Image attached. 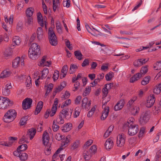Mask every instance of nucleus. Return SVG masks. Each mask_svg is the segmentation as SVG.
Instances as JSON below:
<instances>
[{
  "instance_id": "obj_1",
  "label": "nucleus",
  "mask_w": 161,
  "mask_h": 161,
  "mask_svg": "<svg viewBox=\"0 0 161 161\" xmlns=\"http://www.w3.org/2000/svg\"><path fill=\"white\" fill-rule=\"evenodd\" d=\"M68 108H64L61 111L56 119V122L59 124H62L64 123V118L69 119L71 118L72 112H69Z\"/></svg>"
},
{
  "instance_id": "obj_2",
  "label": "nucleus",
  "mask_w": 161,
  "mask_h": 161,
  "mask_svg": "<svg viewBox=\"0 0 161 161\" xmlns=\"http://www.w3.org/2000/svg\"><path fill=\"white\" fill-rule=\"evenodd\" d=\"M17 113L14 109H10L8 111L3 117V120L6 123H9L13 121L16 118Z\"/></svg>"
},
{
  "instance_id": "obj_3",
  "label": "nucleus",
  "mask_w": 161,
  "mask_h": 161,
  "mask_svg": "<svg viewBox=\"0 0 161 161\" xmlns=\"http://www.w3.org/2000/svg\"><path fill=\"white\" fill-rule=\"evenodd\" d=\"M48 35L50 43L53 46H56L57 44V38L52 27L48 29Z\"/></svg>"
},
{
  "instance_id": "obj_4",
  "label": "nucleus",
  "mask_w": 161,
  "mask_h": 161,
  "mask_svg": "<svg viewBox=\"0 0 161 161\" xmlns=\"http://www.w3.org/2000/svg\"><path fill=\"white\" fill-rule=\"evenodd\" d=\"M149 112L147 111L142 113L139 121L141 125H144L148 122L149 119Z\"/></svg>"
},
{
  "instance_id": "obj_5",
  "label": "nucleus",
  "mask_w": 161,
  "mask_h": 161,
  "mask_svg": "<svg viewBox=\"0 0 161 161\" xmlns=\"http://www.w3.org/2000/svg\"><path fill=\"white\" fill-rule=\"evenodd\" d=\"M138 130V125L131 123L130 124V128L128 129V134L130 136H134L137 133Z\"/></svg>"
},
{
  "instance_id": "obj_6",
  "label": "nucleus",
  "mask_w": 161,
  "mask_h": 161,
  "mask_svg": "<svg viewBox=\"0 0 161 161\" xmlns=\"http://www.w3.org/2000/svg\"><path fill=\"white\" fill-rule=\"evenodd\" d=\"M31 53L28 52L29 56L33 60L36 59L39 57L40 54V48H34L33 52L31 51Z\"/></svg>"
},
{
  "instance_id": "obj_7",
  "label": "nucleus",
  "mask_w": 161,
  "mask_h": 161,
  "mask_svg": "<svg viewBox=\"0 0 161 161\" xmlns=\"http://www.w3.org/2000/svg\"><path fill=\"white\" fill-rule=\"evenodd\" d=\"M32 100L31 98H27L25 99L22 102V107L23 109L26 110L31 108Z\"/></svg>"
},
{
  "instance_id": "obj_8",
  "label": "nucleus",
  "mask_w": 161,
  "mask_h": 161,
  "mask_svg": "<svg viewBox=\"0 0 161 161\" xmlns=\"http://www.w3.org/2000/svg\"><path fill=\"white\" fill-rule=\"evenodd\" d=\"M126 136L124 133H122L119 135V139L117 138V146L121 147L124 146L125 144Z\"/></svg>"
},
{
  "instance_id": "obj_9",
  "label": "nucleus",
  "mask_w": 161,
  "mask_h": 161,
  "mask_svg": "<svg viewBox=\"0 0 161 161\" xmlns=\"http://www.w3.org/2000/svg\"><path fill=\"white\" fill-rule=\"evenodd\" d=\"M155 101V98L154 96L153 95L150 96L148 97L147 100V103L146 106L147 108H150L153 106Z\"/></svg>"
},
{
  "instance_id": "obj_10",
  "label": "nucleus",
  "mask_w": 161,
  "mask_h": 161,
  "mask_svg": "<svg viewBox=\"0 0 161 161\" xmlns=\"http://www.w3.org/2000/svg\"><path fill=\"white\" fill-rule=\"evenodd\" d=\"M3 98L4 101V109L8 108V107L11 106L13 105V102L10 100L8 97H3Z\"/></svg>"
},
{
  "instance_id": "obj_11",
  "label": "nucleus",
  "mask_w": 161,
  "mask_h": 161,
  "mask_svg": "<svg viewBox=\"0 0 161 161\" xmlns=\"http://www.w3.org/2000/svg\"><path fill=\"white\" fill-rule=\"evenodd\" d=\"M72 127V125L70 123L65 124L61 129L64 132H67L70 131Z\"/></svg>"
},
{
  "instance_id": "obj_12",
  "label": "nucleus",
  "mask_w": 161,
  "mask_h": 161,
  "mask_svg": "<svg viewBox=\"0 0 161 161\" xmlns=\"http://www.w3.org/2000/svg\"><path fill=\"white\" fill-rule=\"evenodd\" d=\"M113 141L110 138L107 139L105 143V146L107 150H109L113 146Z\"/></svg>"
},
{
  "instance_id": "obj_13",
  "label": "nucleus",
  "mask_w": 161,
  "mask_h": 161,
  "mask_svg": "<svg viewBox=\"0 0 161 161\" xmlns=\"http://www.w3.org/2000/svg\"><path fill=\"white\" fill-rule=\"evenodd\" d=\"M124 104V100H121L118 102L117 104L114 106V109L115 111H117L121 109Z\"/></svg>"
},
{
  "instance_id": "obj_14",
  "label": "nucleus",
  "mask_w": 161,
  "mask_h": 161,
  "mask_svg": "<svg viewBox=\"0 0 161 161\" xmlns=\"http://www.w3.org/2000/svg\"><path fill=\"white\" fill-rule=\"evenodd\" d=\"M42 141L43 142V144L44 145H46V144H47L48 143L49 140L50 139L49 136V134L46 131H45L43 134L42 135Z\"/></svg>"
},
{
  "instance_id": "obj_15",
  "label": "nucleus",
  "mask_w": 161,
  "mask_h": 161,
  "mask_svg": "<svg viewBox=\"0 0 161 161\" xmlns=\"http://www.w3.org/2000/svg\"><path fill=\"white\" fill-rule=\"evenodd\" d=\"M36 132V129L34 128H32L28 130L27 134L26 135H29L30 136V139L31 140L34 137Z\"/></svg>"
},
{
  "instance_id": "obj_16",
  "label": "nucleus",
  "mask_w": 161,
  "mask_h": 161,
  "mask_svg": "<svg viewBox=\"0 0 161 161\" xmlns=\"http://www.w3.org/2000/svg\"><path fill=\"white\" fill-rule=\"evenodd\" d=\"M43 106V103L42 101H39L37 103L35 110V114L37 115L39 114Z\"/></svg>"
},
{
  "instance_id": "obj_17",
  "label": "nucleus",
  "mask_w": 161,
  "mask_h": 161,
  "mask_svg": "<svg viewBox=\"0 0 161 161\" xmlns=\"http://www.w3.org/2000/svg\"><path fill=\"white\" fill-rule=\"evenodd\" d=\"M108 108H104L102 112V114L101 116V119L102 120H104L108 116L109 112V107H107Z\"/></svg>"
},
{
  "instance_id": "obj_18",
  "label": "nucleus",
  "mask_w": 161,
  "mask_h": 161,
  "mask_svg": "<svg viewBox=\"0 0 161 161\" xmlns=\"http://www.w3.org/2000/svg\"><path fill=\"white\" fill-rule=\"evenodd\" d=\"M37 38L39 41L41 40L43 37V31L42 27H38L37 30Z\"/></svg>"
},
{
  "instance_id": "obj_19",
  "label": "nucleus",
  "mask_w": 161,
  "mask_h": 161,
  "mask_svg": "<svg viewBox=\"0 0 161 161\" xmlns=\"http://www.w3.org/2000/svg\"><path fill=\"white\" fill-rule=\"evenodd\" d=\"M20 58L18 57H16L12 62V66L13 68H16L19 65Z\"/></svg>"
},
{
  "instance_id": "obj_20",
  "label": "nucleus",
  "mask_w": 161,
  "mask_h": 161,
  "mask_svg": "<svg viewBox=\"0 0 161 161\" xmlns=\"http://www.w3.org/2000/svg\"><path fill=\"white\" fill-rule=\"evenodd\" d=\"M34 11V8L30 7L28 8L26 11V16L31 17L33 14Z\"/></svg>"
},
{
  "instance_id": "obj_21",
  "label": "nucleus",
  "mask_w": 161,
  "mask_h": 161,
  "mask_svg": "<svg viewBox=\"0 0 161 161\" xmlns=\"http://www.w3.org/2000/svg\"><path fill=\"white\" fill-rule=\"evenodd\" d=\"M161 92V83L155 86L153 92L156 94H159Z\"/></svg>"
},
{
  "instance_id": "obj_22",
  "label": "nucleus",
  "mask_w": 161,
  "mask_h": 161,
  "mask_svg": "<svg viewBox=\"0 0 161 161\" xmlns=\"http://www.w3.org/2000/svg\"><path fill=\"white\" fill-rule=\"evenodd\" d=\"M11 73L9 71L7 70H4L1 73L0 75V78H3L5 77H8L10 75Z\"/></svg>"
},
{
  "instance_id": "obj_23",
  "label": "nucleus",
  "mask_w": 161,
  "mask_h": 161,
  "mask_svg": "<svg viewBox=\"0 0 161 161\" xmlns=\"http://www.w3.org/2000/svg\"><path fill=\"white\" fill-rule=\"evenodd\" d=\"M30 117L28 116H26L22 118L20 120L19 124L20 125H25L26 123V122L29 119Z\"/></svg>"
},
{
  "instance_id": "obj_24",
  "label": "nucleus",
  "mask_w": 161,
  "mask_h": 161,
  "mask_svg": "<svg viewBox=\"0 0 161 161\" xmlns=\"http://www.w3.org/2000/svg\"><path fill=\"white\" fill-rule=\"evenodd\" d=\"M74 55L76 58L79 60H81L82 59L83 55L80 50H76L74 52Z\"/></svg>"
},
{
  "instance_id": "obj_25",
  "label": "nucleus",
  "mask_w": 161,
  "mask_h": 161,
  "mask_svg": "<svg viewBox=\"0 0 161 161\" xmlns=\"http://www.w3.org/2000/svg\"><path fill=\"white\" fill-rule=\"evenodd\" d=\"M12 53V50L10 48L6 49L4 53V55L5 57L7 58L10 56Z\"/></svg>"
},
{
  "instance_id": "obj_26",
  "label": "nucleus",
  "mask_w": 161,
  "mask_h": 161,
  "mask_svg": "<svg viewBox=\"0 0 161 161\" xmlns=\"http://www.w3.org/2000/svg\"><path fill=\"white\" fill-rule=\"evenodd\" d=\"M27 148V144H24L22 145H20L17 148V150H19L21 153L25 150Z\"/></svg>"
},
{
  "instance_id": "obj_27",
  "label": "nucleus",
  "mask_w": 161,
  "mask_h": 161,
  "mask_svg": "<svg viewBox=\"0 0 161 161\" xmlns=\"http://www.w3.org/2000/svg\"><path fill=\"white\" fill-rule=\"evenodd\" d=\"M78 68V67L76 65L73 64H72L70 65L69 68V72L70 74H73L75 72L76 69Z\"/></svg>"
},
{
  "instance_id": "obj_28",
  "label": "nucleus",
  "mask_w": 161,
  "mask_h": 161,
  "mask_svg": "<svg viewBox=\"0 0 161 161\" xmlns=\"http://www.w3.org/2000/svg\"><path fill=\"white\" fill-rule=\"evenodd\" d=\"M28 157V155L26 153H21L19 157L21 161H25L27 159Z\"/></svg>"
},
{
  "instance_id": "obj_29",
  "label": "nucleus",
  "mask_w": 161,
  "mask_h": 161,
  "mask_svg": "<svg viewBox=\"0 0 161 161\" xmlns=\"http://www.w3.org/2000/svg\"><path fill=\"white\" fill-rule=\"evenodd\" d=\"M46 147L44 151V153L46 155H49L51 153V149H50L51 147V144L47 145V144H46Z\"/></svg>"
},
{
  "instance_id": "obj_30",
  "label": "nucleus",
  "mask_w": 161,
  "mask_h": 161,
  "mask_svg": "<svg viewBox=\"0 0 161 161\" xmlns=\"http://www.w3.org/2000/svg\"><path fill=\"white\" fill-rule=\"evenodd\" d=\"M151 77L149 76H147L145 77L143 79L142 81L141 84L143 85H145L149 83V80Z\"/></svg>"
},
{
  "instance_id": "obj_31",
  "label": "nucleus",
  "mask_w": 161,
  "mask_h": 161,
  "mask_svg": "<svg viewBox=\"0 0 161 161\" xmlns=\"http://www.w3.org/2000/svg\"><path fill=\"white\" fill-rule=\"evenodd\" d=\"M49 72V70L48 68H45L42 71V79L45 78Z\"/></svg>"
},
{
  "instance_id": "obj_32",
  "label": "nucleus",
  "mask_w": 161,
  "mask_h": 161,
  "mask_svg": "<svg viewBox=\"0 0 161 161\" xmlns=\"http://www.w3.org/2000/svg\"><path fill=\"white\" fill-rule=\"evenodd\" d=\"M13 42L15 45H19L21 42V39L18 36H15L13 39Z\"/></svg>"
},
{
  "instance_id": "obj_33",
  "label": "nucleus",
  "mask_w": 161,
  "mask_h": 161,
  "mask_svg": "<svg viewBox=\"0 0 161 161\" xmlns=\"http://www.w3.org/2000/svg\"><path fill=\"white\" fill-rule=\"evenodd\" d=\"M113 73L112 72L108 73L105 75V78L107 81L110 80L113 77Z\"/></svg>"
},
{
  "instance_id": "obj_34",
  "label": "nucleus",
  "mask_w": 161,
  "mask_h": 161,
  "mask_svg": "<svg viewBox=\"0 0 161 161\" xmlns=\"http://www.w3.org/2000/svg\"><path fill=\"white\" fill-rule=\"evenodd\" d=\"M96 107V106H94L93 108H92L91 110L88 112L87 114V116L88 117L90 118L92 116V115L94 114L95 110V108Z\"/></svg>"
},
{
  "instance_id": "obj_35",
  "label": "nucleus",
  "mask_w": 161,
  "mask_h": 161,
  "mask_svg": "<svg viewBox=\"0 0 161 161\" xmlns=\"http://www.w3.org/2000/svg\"><path fill=\"white\" fill-rule=\"evenodd\" d=\"M37 47L40 48V46L38 45L37 43H33L31 45V47L29 49V52L31 53V51H32V52L34 48H36Z\"/></svg>"
},
{
  "instance_id": "obj_36",
  "label": "nucleus",
  "mask_w": 161,
  "mask_h": 161,
  "mask_svg": "<svg viewBox=\"0 0 161 161\" xmlns=\"http://www.w3.org/2000/svg\"><path fill=\"white\" fill-rule=\"evenodd\" d=\"M80 142L78 140H76L72 146L71 149L73 150L78 148L80 145Z\"/></svg>"
},
{
  "instance_id": "obj_37",
  "label": "nucleus",
  "mask_w": 161,
  "mask_h": 161,
  "mask_svg": "<svg viewBox=\"0 0 161 161\" xmlns=\"http://www.w3.org/2000/svg\"><path fill=\"white\" fill-rule=\"evenodd\" d=\"M25 83L27 87H29L31 85V79L30 76L27 78Z\"/></svg>"
},
{
  "instance_id": "obj_38",
  "label": "nucleus",
  "mask_w": 161,
  "mask_h": 161,
  "mask_svg": "<svg viewBox=\"0 0 161 161\" xmlns=\"http://www.w3.org/2000/svg\"><path fill=\"white\" fill-rule=\"evenodd\" d=\"M86 27L87 30L88 32L91 34L92 35L95 36H97V35L93 31L89 25H86Z\"/></svg>"
},
{
  "instance_id": "obj_39",
  "label": "nucleus",
  "mask_w": 161,
  "mask_h": 161,
  "mask_svg": "<svg viewBox=\"0 0 161 161\" xmlns=\"http://www.w3.org/2000/svg\"><path fill=\"white\" fill-rule=\"evenodd\" d=\"M97 150V148L96 146L95 145H93L89 149V151L92 155L95 154Z\"/></svg>"
},
{
  "instance_id": "obj_40",
  "label": "nucleus",
  "mask_w": 161,
  "mask_h": 161,
  "mask_svg": "<svg viewBox=\"0 0 161 161\" xmlns=\"http://www.w3.org/2000/svg\"><path fill=\"white\" fill-rule=\"evenodd\" d=\"M148 66L146 65L145 66H142L140 70V72L142 74H145L148 71Z\"/></svg>"
},
{
  "instance_id": "obj_41",
  "label": "nucleus",
  "mask_w": 161,
  "mask_h": 161,
  "mask_svg": "<svg viewBox=\"0 0 161 161\" xmlns=\"http://www.w3.org/2000/svg\"><path fill=\"white\" fill-rule=\"evenodd\" d=\"M22 22L19 21L17 24V27L16 28V30L18 32L20 31L22 29Z\"/></svg>"
},
{
  "instance_id": "obj_42",
  "label": "nucleus",
  "mask_w": 161,
  "mask_h": 161,
  "mask_svg": "<svg viewBox=\"0 0 161 161\" xmlns=\"http://www.w3.org/2000/svg\"><path fill=\"white\" fill-rule=\"evenodd\" d=\"M88 99L87 97H85L83 99L82 101V107L86 108L88 102Z\"/></svg>"
},
{
  "instance_id": "obj_43",
  "label": "nucleus",
  "mask_w": 161,
  "mask_h": 161,
  "mask_svg": "<svg viewBox=\"0 0 161 161\" xmlns=\"http://www.w3.org/2000/svg\"><path fill=\"white\" fill-rule=\"evenodd\" d=\"M108 89L105 86V87L102 89V92L103 93V97H106L108 93Z\"/></svg>"
},
{
  "instance_id": "obj_44",
  "label": "nucleus",
  "mask_w": 161,
  "mask_h": 161,
  "mask_svg": "<svg viewBox=\"0 0 161 161\" xmlns=\"http://www.w3.org/2000/svg\"><path fill=\"white\" fill-rule=\"evenodd\" d=\"M91 91V87H88L87 88H86L85 89V90L84 91V93H83L82 94L83 96H86L87 95H88L90 92Z\"/></svg>"
},
{
  "instance_id": "obj_45",
  "label": "nucleus",
  "mask_w": 161,
  "mask_h": 161,
  "mask_svg": "<svg viewBox=\"0 0 161 161\" xmlns=\"http://www.w3.org/2000/svg\"><path fill=\"white\" fill-rule=\"evenodd\" d=\"M3 94L5 96H8L10 93V90L5 88L3 89L2 90Z\"/></svg>"
},
{
  "instance_id": "obj_46",
  "label": "nucleus",
  "mask_w": 161,
  "mask_h": 161,
  "mask_svg": "<svg viewBox=\"0 0 161 161\" xmlns=\"http://www.w3.org/2000/svg\"><path fill=\"white\" fill-rule=\"evenodd\" d=\"M71 103V100L70 99H68L66 100L64 103H63L62 106H61V108H63L64 107L68 105L69 104H70Z\"/></svg>"
},
{
  "instance_id": "obj_47",
  "label": "nucleus",
  "mask_w": 161,
  "mask_h": 161,
  "mask_svg": "<svg viewBox=\"0 0 161 161\" xmlns=\"http://www.w3.org/2000/svg\"><path fill=\"white\" fill-rule=\"evenodd\" d=\"M92 143V140H89L86 142L84 145L83 148L84 149H86V147L90 146Z\"/></svg>"
},
{
  "instance_id": "obj_48",
  "label": "nucleus",
  "mask_w": 161,
  "mask_h": 161,
  "mask_svg": "<svg viewBox=\"0 0 161 161\" xmlns=\"http://www.w3.org/2000/svg\"><path fill=\"white\" fill-rule=\"evenodd\" d=\"M0 145L5 146L7 147H10L12 145V144L11 143V142H5L4 141H2L0 142Z\"/></svg>"
},
{
  "instance_id": "obj_49",
  "label": "nucleus",
  "mask_w": 161,
  "mask_h": 161,
  "mask_svg": "<svg viewBox=\"0 0 161 161\" xmlns=\"http://www.w3.org/2000/svg\"><path fill=\"white\" fill-rule=\"evenodd\" d=\"M79 110L80 108L79 107H76L75 109V114L74 115V118H77L79 115L80 114Z\"/></svg>"
},
{
  "instance_id": "obj_50",
  "label": "nucleus",
  "mask_w": 161,
  "mask_h": 161,
  "mask_svg": "<svg viewBox=\"0 0 161 161\" xmlns=\"http://www.w3.org/2000/svg\"><path fill=\"white\" fill-rule=\"evenodd\" d=\"M154 68L156 70L160 69H161V61L157 62L154 66Z\"/></svg>"
},
{
  "instance_id": "obj_51",
  "label": "nucleus",
  "mask_w": 161,
  "mask_h": 161,
  "mask_svg": "<svg viewBox=\"0 0 161 161\" xmlns=\"http://www.w3.org/2000/svg\"><path fill=\"white\" fill-rule=\"evenodd\" d=\"M53 86V85L52 83H50L47 86H45L47 87L46 91H49V92L52 90Z\"/></svg>"
},
{
  "instance_id": "obj_52",
  "label": "nucleus",
  "mask_w": 161,
  "mask_h": 161,
  "mask_svg": "<svg viewBox=\"0 0 161 161\" xmlns=\"http://www.w3.org/2000/svg\"><path fill=\"white\" fill-rule=\"evenodd\" d=\"M3 97H0V109H4V106Z\"/></svg>"
},
{
  "instance_id": "obj_53",
  "label": "nucleus",
  "mask_w": 161,
  "mask_h": 161,
  "mask_svg": "<svg viewBox=\"0 0 161 161\" xmlns=\"http://www.w3.org/2000/svg\"><path fill=\"white\" fill-rule=\"evenodd\" d=\"M140 62V61L139 59L135 60L133 62V65L135 67H139L141 66V64Z\"/></svg>"
},
{
  "instance_id": "obj_54",
  "label": "nucleus",
  "mask_w": 161,
  "mask_h": 161,
  "mask_svg": "<svg viewBox=\"0 0 161 161\" xmlns=\"http://www.w3.org/2000/svg\"><path fill=\"white\" fill-rule=\"evenodd\" d=\"M145 130V128L144 127H142L140 129V132L138 136L139 137H142L144 134Z\"/></svg>"
},
{
  "instance_id": "obj_55",
  "label": "nucleus",
  "mask_w": 161,
  "mask_h": 161,
  "mask_svg": "<svg viewBox=\"0 0 161 161\" xmlns=\"http://www.w3.org/2000/svg\"><path fill=\"white\" fill-rule=\"evenodd\" d=\"M89 64V59L88 58L85 59L82 64V67H84L85 66L88 65Z\"/></svg>"
},
{
  "instance_id": "obj_56",
  "label": "nucleus",
  "mask_w": 161,
  "mask_h": 161,
  "mask_svg": "<svg viewBox=\"0 0 161 161\" xmlns=\"http://www.w3.org/2000/svg\"><path fill=\"white\" fill-rule=\"evenodd\" d=\"M81 99V97L78 96L76 97L75 101V104H78L80 103V101Z\"/></svg>"
},
{
  "instance_id": "obj_57",
  "label": "nucleus",
  "mask_w": 161,
  "mask_h": 161,
  "mask_svg": "<svg viewBox=\"0 0 161 161\" xmlns=\"http://www.w3.org/2000/svg\"><path fill=\"white\" fill-rule=\"evenodd\" d=\"M68 67L67 65H64L62 68L61 72L63 73L67 74L68 70Z\"/></svg>"
},
{
  "instance_id": "obj_58",
  "label": "nucleus",
  "mask_w": 161,
  "mask_h": 161,
  "mask_svg": "<svg viewBox=\"0 0 161 161\" xmlns=\"http://www.w3.org/2000/svg\"><path fill=\"white\" fill-rule=\"evenodd\" d=\"M139 110V108H136V109L133 108L132 110V114L133 115H135L138 113Z\"/></svg>"
},
{
  "instance_id": "obj_59",
  "label": "nucleus",
  "mask_w": 161,
  "mask_h": 161,
  "mask_svg": "<svg viewBox=\"0 0 161 161\" xmlns=\"http://www.w3.org/2000/svg\"><path fill=\"white\" fill-rule=\"evenodd\" d=\"M52 128L53 131L54 132H56L59 129V126L57 125L53 124Z\"/></svg>"
},
{
  "instance_id": "obj_60",
  "label": "nucleus",
  "mask_w": 161,
  "mask_h": 161,
  "mask_svg": "<svg viewBox=\"0 0 161 161\" xmlns=\"http://www.w3.org/2000/svg\"><path fill=\"white\" fill-rule=\"evenodd\" d=\"M27 19L25 21V22L28 24V25L31 24V23L32 22V18L31 17L27 16Z\"/></svg>"
},
{
  "instance_id": "obj_61",
  "label": "nucleus",
  "mask_w": 161,
  "mask_h": 161,
  "mask_svg": "<svg viewBox=\"0 0 161 161\" xmlns=\"http://www.w3.org/2000/svg\"><path fill=\"white\" fill-rule=\"evenodd\" d=\"M70 137V136L69 135L66 136L65 140L64 141V144L63 145V146L65 145L66 144H68L69 142V138Z\"/></svg>"
},
{
  "instance_id": "obj_62",
  "label": "nucleus",
  "mask_w": 161,
  "mask_h": 161,
  "mask_svg": "<svg viewBox=\"0 0 161 161\" xmlns=\"http://www.w3.org/2000/svg\"><path fill=\"white\" fill-rule=\"evenodd\" d=\"M66 46L70 50H72L73 47L72 46H70V42L69 40H67L65 42Z\"/></svg>"
},
{
  "instance_id": "obj_63",
  "label": "nucleus",
  "mask_w": 161,
  "mask_h": 161,
  "mask_svg": "<svg viewBox=\"0 0 161 161\" xmlns=\"http://www.w3.org/2000/svg\"><path fill=\"white\" fill-rule=\"evenodd\" d=\"M142 0H140L139 2L138 3V4L134 8L132 9V11H134L139 8L142 4Z\"/></svg>"
},
{
  "instance_id": "obj_64",
  "label": "nucleus",
  "mask_w": 161,
  "mask_h": 161,
  "mask_svg": "<svg viewBox=\"0 0 161 161\" xmlns=\"http://www.w3.org/2000/svg\"><path fill=\"white\" fill-rule=\"evenodd\" d=\"M20 153H21V152L19 151V150H18L17 149L16 150L14 151L13 152L14 155L18 157H19Z\"/></svg>"
}]
</instances>
